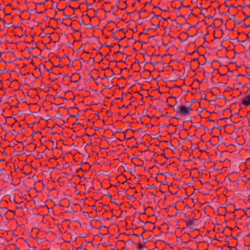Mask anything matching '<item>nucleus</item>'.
I'll use <instances>...</instances> for the list:
<instances>
[{"label":"nucleus","mask_w":250,"mask_h":250,"mask_svg":"<svg viewBox=\"0 0 250 250\" xmlns=\"http://www.w3.org/2000/svg\"><path fill=\"white\" fill-rule=\"evenodd\" d=\"M186 104L189 105V106H186L185 105L181 104L179 110V114L183 116H185L190 114V112L193 110L191 108L190 104L188 102H186Z\"/></svg>","instance_id":"1"},{"label":"nucleus","mask_w":250,"mask_h":250,"mask_svg":"<svg viewBox=\"0 0 250 250\" xmlns=\"http://www.w3.org/2000/svg\"><path fill=\"white\" fill-rule=\"evenodd\" d=\"M239 105L243 104L246 106L250 105V95H246L241 99V103L239 104Z\"/></svg>","instance_id":"2"},{"label":"nucleus","mask_w":250,"mask_h":250,"mask_svg":"<svg viewBox=\"0 0 250 250\" xmlns=\"http://www.w3.org/2000/svg\"><path fill=\"white\" fill-rule=\"evenodd\" d=\"M197 221V219L192 218V219L185 220L184 221L186 223V227L189 228L193 224L194 222Z\"/></svg>","instance_id":"3"},{"label":"nucleus","mask_w":250,"mask_h":250,"mask_svg":"<svg viewBox=\"0 0 250 250\" xmlns=\"http://www.w3.org/2000/svg\"><path fill=\"white\" fill-rule=\"evenodd\" d=\"M124 244L125 247H133L135 244L133 241L130 239H128L127 241H124Z\"/></svg>","instance_id":"4"},{"label":"nucleus","mask_w":250,"mask_h":250,"mask_svg":"<svg viewBox=\"0 0 250 250\" xmlns=\"http://www.w3.org/2000/svg\"><path fill=\"white\" fill-rule=\"evenodd\" d=\"M135 245L136 246L138 250H143L145 247V245L142 244L140 241L138 242V243L135 244Z\"/></svg>","instance_id":"5"},{"label":"nucleus","mask_w":250,"mask_h":250,"mask_svg":"<svg viewBox=\"0 0 250 250\" xmlns=\"http://www.w3.org/2000/svg\"><path fill=\"white\" fill-rule=\"evenodd\" d=\"M151 25H152V27H150L147 30H149V29H156L157 28V27L159 26V23H158V24H157V25L152 23H151Z\"/></svg>","instance_id":"6"},{"label":"nucleus","mask_w":250,"mask_h":250,"mask_svg":"<svg viewBox=\"0 0 250 250\" xmlns=\"http://www.w3.org/2000/svg\"><path fill=\"white\" fill-rule=\"evenodd\" d=\"M157 16L156 14H155V13L152 11L151 12H150L149 13V16L151 17V20H153L154 18L155 17H156L157 18Z\"/></svg>","instance_id":"7"},{"label":"nucleus","mask_w":250,"mask_h":250,"mask_svg":"<svg viewBox=\"0 0 250 250\" xmlns=\"http://www.w3.org/2000/svg\"><path fill=\"white\" fill-rule=\"evenodd\" d=\"M157 18L158 20H159L160 21L161 20H165V21H167V19H169V18H168L167 19H165L164 18H163L162 17H161L160 15H157Z\"/></svg>","instance_id":"8"},{"label":"nucleus","mask_w":250,"mask_h":250,"mask_svg":"<svg viewBox=\"0 0 250 250\" xmlns=\"http://www.w3.org/2000/svg\"><path fill=\"white\" fill-rule=\"evenodd\" d=\"M238 6H235L234 4H231L230 5H229V6H228V12H229V8H231V7H235V8H237Z\"/></svg>","instance_id":"9"},{"label":"nucleus","mask_w":250,"mask_h":250,"mask_svg":"<svg viewBox=\"0 0 250 250\" xmlns=\"http://www.w3.org/2000/svg\"><path fill=\"white\" fill-rule=\"evenodd\" d=\"M246 6H250V5H246L245 4H242V5H238V7H240L241 8H244Z\"/></svg>","instance_id":"10"},{"label":"nucleus","mask_w":250,"mask_h":250,"mask_svg":"<svg viewBox=\"0 0 250 250\" xmlns=\"http://www.w3.org/2000/svg\"><path fill=\"white\" fill-rule=\"evenodd\" d=\"M179 109H180V106H179V107H176V108H174V111H175L176 113H179Z\"/></svg>","instance_id":"11"},{"label":"nucleus","mask_w":250,"mask_h":250,"mask_svg":"<svg viewBox=\"0 0 250 250\" xmlns=\"http://www.w3.org/2000/svg\"><path fill=\"white\" fill-rule=\"evenodd\" d=\"M233 21L235 24H240L243 22L242 21H237L235 19H234Z\"/></svg>","instance_id":"12"},{"label":"nucleus","mask_w":250,"mask_h":250,"mask_svg":"<svg viewBox=\"0 0 250 250\" xmlns=\"http://www.w3.org/2000/svg\"><path fill=\"white\" fill-rule=\"evenodd\" d=\"M243 14L245 16V18L244 20H243L242 21H244L247 19H248L249 17V16H248L245 12L243 13Z\"/></svg>","instance_id":"13"},{"label":"nucleus","mask_w":250,"mask_h":250,"mask_svg":"<svg viewBox=\"0 0 250 250\" xmlns=\"http://www.w3.org/2000/svg\"><path fill=\"white\" fill-rule=\"evenodd\" d=\"M137 42H140V43H141V44H146V42H144V41H142V40H139V41H138Z\"/></svg>","instance_id":"14"},{"label":"nucleus","mask_w":250,"mask_h":250,"mask_svg":"<svg viewBox=\"0 0 250 250\" xmlns=\"http://www.w3.org/2000/svg\"><path fill=\"white\" fill-rule=\"evenodd\" d=\"M146 10L144 8H142L140 11H139V13L142 12H146Z\"/></svg>","instance_id":"15"},{"label":"nucleus","mask_w":250,"mask_h":250,"mask_svg":"<svg viewBox=\"0 0 250 250\" xmlns=\"http://www.w3.org/2000/svg\"><path fill=\"white\" fill-rule=\"evenodd\" d=\"M246 40H248L250 39L249 36L248 34H246Z\"/></svg>","instance_id":"16"},{"label":"nucleus","mask_w":250,"mask_h":250,"mask_svg":"<svg viewBox=\"0 0 250 250\" xmlns=\"http://www.w3.org/2000/svg\"><path fill=\"white\" fill-rule=\"evenodd\" d=\"M142 34L147 35V33H144V32H142L139 33V36H141Z\"/></svg>","instance_id":"17"},{"label":"nucleus","mask_w":250,"mask_h":250,"mask_svg":"<svg viewBox=\"0 0 250 250\" xmlns=\"http://www.w3.org/2000/svg\"><path fill=\"white\" fill-rule=\"evenodd\" d=\"M181 26H182V24H181L179 23H177L176 27L177 28L178 27Z\"/></svg>","instance_id":"18"},{"label":"nucleus","mask_w":250,"mask_h":250,"mask_svg":"<svg viewBox=\"0 0 250 250\" xmlns=\"http://www.w3.org/2000/svg\"><path fill=\"white\" fill-rule=\"evenodd\" d=\"M128 106H129V105H123L122 107H125V108H126L128 107Z\"/></svg>","instance_id":"19"},{"label":"nucleus","mask_w":250,"mask_h":250,"mask_svg":"<svg viewBox=\"0 0 250 250\" xmlns=\"http://www.w3.org/2000/svg\"><path fill=\"white\" fill-rule=\"evenodd\" d=\"M243 27H248V26L245 23H244L243 25Z\"/></svg>","instance_id":"20"},{"label":"nucleus","mask_w":250,"mask_h":250,"mask_svg":"<svg viewBox=\"0 0 250 250\" xmlns=\"http://www.w3.org/2000/svg\"><path fill=\"white\" fill-rule=\"evenodd\" d=\"M206 17H208V18H209V19H211V18H212V16H211V15H208V16H207Z\"/></svg>","instance_id":"21"},{"label":"nucleus","mask_w":250,"mask_h":250,"mask_svg":"<svg viewBox=\"0 0 250 250\" xmlns=\"http://www.w3.org/2000/svg\"><path fill=\"white\" fill-rule=\"evenodd\" d=\"M151 64H152L153 65H155V64H157L158 62H154V63H152V62H150Z\"/></svg>","instance_id":"22"},{"label":"nucleus","mask_w":250,"mask_h":250,"mask_svg":"<svg viewBox=\"0 0 250 250\" xmlns=\"http://www.w3.org/2000/svg\"><path fill=\"white\" fill-rule=\"evenodd\" d=\"M141 131V128H139L137 129H136L137 132Z\"/></svg>","instance_id":"23"},{"label":"nucleus","mask_w":250,"mask_h":250,"mask_svg":"<svg viewBox=\"0 0 250 250\" xmlns=\"http://www.w3.org/2000/svg\"><path fill=\"white\" fill-rule=\"evenodd\" d=\"M224 5L227 7H228V6H229V5H228V4H227V2L226 1L224 3Z\"/></svg>","instance_id":"24"},{"label":"nucleus","mask_w":250,"mask_h":250,"mask_svg":"<svg viewBox=\"0 0 250 250\" xmlns=\"http://www.w3.org/2000/svg\"><path fill=\"white\" fill-rule=\"evenodd\" d=\"M161 155L164 157L166 158V155H165V153H162Z\"/></svg>","instance_id":"25"},{"label":"nucleus","mask_w":250,"mask_h":250,"mask_svg":"<svg viewBox=\"0 0 250 250\" xmlns=\"http://www.w3.org/2000/svg\"><path fill=\"white\" fill-rule=\"evenodd\" d=\"M150 194L152 196L155 197V195L153 192H151Z\"/></svg>","instance_id":"26"},{"label":"nucleus","mask_w":250,"mask_h":250,"mask_svg":"<svg viewBox=\"0 0 250 250\" xmlns=\"http://www.w3.org/2000/svg\"><path fill=\"white\" fill-rule=\"evenodd\" d=\"M167 105L170 107H174V105H172L169 104H168Z\"/></svg>","instance_id":"27"},{"label":"nucleus","mask_w":250,"mask_h":250,"mask_svg":"<svg viewBox=\"0 0 250 250\" xmlns=\"http://www.w3.org/2000/svg\"><path fill=\"white\" fill-rule=\"evenodd\" d=\"M148 30L147 29H144V30L143 32H144V33H146V31H147Z\"/></svg>","instance_id":"28"},{"label":"nucleus","mask_w":250,"mask_h":250,"mask_svg":"<svg viewBox=\"0 0 250 250\" xmlns=\"http://www.w3.org/2000/svg\"><path fill=\"white\" fill-rule=\"evenodd\" d=\"M135 62H137L138 63H139V61L138 60L136 59V61H135Z\"/></svg>","instance_id":"29"},{"label":"nucleus","mask_w":250,"mask_h":250,"mask_svg":"<svg viewBox=\"0 0 250 250\" xmlns=\"http://www.w3.org/2000/svg\"><path fill=\"white\" fill-rule=\"evenodd\" d=\"M155 55H155V53H153L151 55V57H153V56H155Z\"/></svg>","instance_id":"30"},{"label":"nucleus","mask_w":250,"mask_h":250,"mask_svg":"<svg viewBox=\"0 0 250 250\" xmlns=\"http://www.w3.org/2000/svg\"><path fill=\"white\" fill-rule=\"evenodd\" d=\"M104 77L106 79H108L109 77L107 76V75H104Z\"/></svg>","instance_id":"31"},{"label":"nucleus","mask_w":250,"mask_h":250,"mask_svg":"<svg viewBox=\"0 0 250 250\" xmlns=\"http://www.w3.org/2000/svg\"><path fill=\"white\" fill-rule=\"evenodd\" d=\"M118 132H122V130L121 129H119L118 131Z\"/></svg>","instance_id":"32"},{"label":"nucleus","mask_w":250,"mask_h":250,"mask_svg":"<svg viewBox=\"0 0 250 250\" xmlns=\"http://www.w3.org/2000/svg\"><path fill=\"white\" fill-rule=\"evenodd\" d=\"M52 70V68H51V69H49V70H48V71H49V72H51V70Z\"/></svg>","instance_id":"33"},{"label":"nucleus","mask_w":250,"mask_h":250,"mask_svg":"<svg viewBox=\"0 0 250 250\" xmlns=\"http://www.w3.org/2000/svg\"><path fill=\"white\" fill-rule=\"evenodd\" d=\"M132 132H135L136 131V130L134 129V130H131Z\"/></svg>","instance_id":"34"},{"label":"nucleus","mask_w":250,"mask_h":250,"mask_svg":"<svg viewBox=\"0 0 250 250\" xmlns=\"http://www.w3.org/2000/svg\"><path fill=\"white\" fill-rule=\"evenodd\" d=\"M170 98H175V97H173V96H171L169 97Z\"/></svg>","instance_id":"35"},{"label":"nucleus","mask_w":250,"mask_h":250,"mask_svg":"<svg viewBox=\"0 0 250 250\" xmlns=\"http://www.w3.org/2000/svg\"><path fill=\"white\" fill-rule=\"evenodd\" d=\"M159 111H160V112H162V110L161 109H159Z\"/></svg>","instance_id":"36"},{"label":"nucleus","mask_w":250,"mask_h":250,"mask_svg":"<svg viewBox=\"0 0 250 250\" xmlns=\"http://www.w3.org/2000/svg\"><path fill=\"white\" fill-rule=\"evenodd\" d=\"M109 197L111 198H112V195H111L110 194H109Z\"/></svg>","instance_id":"37"},{"label":"nucleus","mask_w":250,"mask_h":250,"mask_svg":"<svg viewBox=\"0 0 250 250\" xmlns=\"http://www.w3.org/2000/svg\"><path fill=\"white\" fill-rule=\"evenodd\" d=\"M220 6H221L220 5L218 6V9H219V8H220Z\"/></svg>","instance_id":"38"},{"label":"nucleus","mask_w":250,"mask_h":250,"mask_svg":"<svg viewBox=\"0 0 250 250\" xmlns=\"http://www.w3.org/2000/svg\"><path fill=\"white\" fill-rule=\"evenodd\" d=\"M141 124H144V123L143 122L141 121Z\"/></svg>","instance_id":"39"},{"label":"nucleus","mask_w":250,"mask_h":250,"mask_svg":"<svg viewBox=\"0 0 250 250\" xmlns=\"http://www.w3.org/2000/svg\"><path fill=\"white\" fill-rule=\"evenodd\" d=\"M113 38H114V39H117V38L115 37V36H113Z\"/></svg>","instance_id":"40"},{"label":"nucleus","mask_w":250,"mask_h":250,"mask_svg":"<svg viewBox=\"0 0 250 250\" xmlns=\"http://www.w3.org/2000/svg\"><path fill=\"white\" fill-rule=\"evenodd\" d=\"M113 38H114V39H117V38L115 37V36H113Z\"/></svg>","instance_id":"41"},{"label":"nucleus","mask_w":250,"mask_h":250,"mask_svg":"<svg viewBox=\"0 0 250 250\" xmlns=\"http://www.w3.org/2000/svg\"><path fill=\"white\" fill-rule=\"evenodd\" d=\"M113 38H114V39H117V38L115 37V36H113Z\"/></svg>","instance_id":"42"},{"label":"nucleus","mask_w":250,"mask_h":250,"mask_svg":"<svg viewBox=\"0 0 250 250\" xmlns=\"http://www.w3.org/2000/svg\"><path fill=\"white\" fill-rule=\"evenodd\" d=\"M119 47L121 48V45L120 44H119Z\"/></svg>","instance_id":"43"},{"label":"nucleus","mask_w":250,"mask_h":250,"mask_svg":"<svg viewBox=\"0 0 250 250\" xmlns=\"http://www.w3.org/2000/svg\"><path fill=\"white\" fill-rule=\"evenodd\" d=\"M232 16H233V17H232V18H233V17H235V16H234V15H232Z\"/></svg>","instance_id":"44"},{"label":"nucleus","mask_w":250,"mask_h":250,"mask_svg":"<svg viewBox=\"0 0 250 250\" xmlns=\"http://www.w3.org/2000/svg\"><path fill=\"white\" fill-rule=\"evenodd\" d=\"M232 16H233V17H232V18H233V17H235V16H234V15H232Z\"/></svg>","instance_id":"45"},{"label":"nucleus","mask_w":250,"mask_h":250,"mask_svg":"<svg viewBox=\"0 0 250 250\" xmlns=\"http://www.w3.org/2000/svg\"><path fill=\"white\" fill-rule=\"evenodd\" d=\"M104 45H106V46H107V45H106L105 43H104Z\"/></svg>","instance_id":"46"},{"label":"nucleus","mask_w":250,"mask_h":250,"mask_svg":"<svg viewBox=\"0 0 250 250\" xmlns=\"http://www.w3.org/2000/svg\"><path fill=\"white\" fill-rule=\"evenodd\" d=\"M104 45H106V46H107V45H106L105 43H104Z\"/></svg>","instance_id":"47"},{"label":"nucleus","mask_w":250,"mask_h":250,"mask_svg":"<svg viewBox=\"0 0 250 250\" xmlns=\"http://www.w3.org/2000/svg\"><path fill=\"white\" fill-rule=\"evenodd\" d=\"M104 45H106V46H107V45H106L105 43H104Z\"/></svg>","instance_id":"48"},{"label":"nucleus","mask_w":250,"mask_h":250,"mask_svg":"<svg viewBox=\"0 0 250 250\" xmlns=\"http://www.w3.org/2000/svg\"><path fill=\"white\" fill-rule=\"evenodd\" d=\"M130 100H132V97H130Z\"/></svg>","instance_id":"49"},{"label":"nucleus","mask_w":250,"mask_h":250,"mask_svg":"<svg viewBox=\"0 0 250 250\" xmlns=\"http://www.w3.org/2000/svg\"><path fill=\"white\" fill-rule=\"evenodd\" d=\"M130 100H132V97H130Z\"/></svg>","instance_id":"50"},{"label":"nucleus","mask_w":250,"mask_h":250,"mask_svg":"<svg viewBox=\"0 0 250 250\" xmlns=\"http://www.w3.org/2000/svg\"><path fill=\"white\" fill-rule=\"evenodd\" d=\"M134 50L136 51V49L135 48H134Z\"/></svg>","instance_id":"51"},{"label":"nucleus","mask_w":250,"mask_h":250,"mask_svg":"<svg viewBox=\"0 0 250 250\" xmlns=\"http://www.w3.org/2000/svg\"><path fill=\"white\" fill-rule=\"evenodd\" d=\"M248 27H250V25H248Z\"/></svg>","instance_id":"52"},{"label":"nucleus","mask_w":250,"mask_h":250,"mask_svg":"<svg viewBox=\"0 0 250 250\" xmlns=\"http://www.w3.org/2000/svg\"><path fill=\"white\" fill-rule=\"evenodd\" d=\"M249 17H250V15L249 16Z\"/></svg>","instance_id":"53"}]
</instances>
